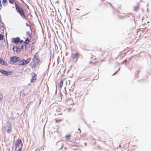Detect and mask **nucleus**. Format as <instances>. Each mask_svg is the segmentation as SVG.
Returning a JSON list of instances; mask_svg holds the SVG:
<instances>
[{
	"mask_svg": "<svg viewBox=\"0 0 151 151\" xmlns=\"http://www.w3.org/2000/svg\"><path fill=\"white\" fill-rule=\"evenodd\" d=\"M84 144H85V145H86H86H87V143H86L85 142Z\"/></svg>",
	"mask_w": 151,
	"mask_h": 151,
	"instance_id": "obj_29",
	"label": "nucleus"
},
{
	"mask_svg": "<svg viewBox=\"0 0 151 151\" xmlns=\"http://www.w3.org/2000/svg\"><path fill=\"white\" fill-rule=\"evenodd\" d=\"M91 63H94V64H96V63H98V61H96L95 62H94L92 60L91 61Z\"/></svg>",
	"mask_w": 151,
	"mask_h": 151,
	"instance_id": "obj_21",
	"label": "nucleus"
},
{
	"mask_svg": "<svg viewBox=\"0 0 151 151\" xmlns=\"http://www.w3.org/2000/svg\"><path fill=\"white\" fill-rule=\"evenodd\" d=\"M22 41H20V43H22Z\"/></svg>",
	"mask_w": 151,
	"mask_h": 151,
	"instance_id": "obj_33",
	"label": "nucleus"
},
{
	"mask_svg": "<svg viewBox=\"0 0 151 151\" xmlns=\"http://www.w3.org/2000/svg\"><path fill=\"white\" fill-rule=\"evenodd\" d=\"M0 72L2 74L6 76L10 75L12 74V71H7L6 70L2 69H0Z\"/></svg>",
	"mask_w": 151,
	"mask_h": 151,
	"instance_id": "obj_8",
	"label": "nucleus"
},
{
	"mask_svg": "<svg viewBox=\"0 0 151 151\" xmlns=\"http://www.w3.org/2000/svg\"><path fill=\"white\" fill-rule=\"evenodd\" d=\"M139 8V5H137L136 6H134V10L135 11H137Z\"/></svg>",
	"mask_w": 151,
	"mask_h": 151,
	"instance_id": "obj_17",
	"label": "nucleus"
},
{
	"mask_svg": "<svg viewBox=\"0 0 151 151\" xmlns=\"http://www.w3.org/2000/svg\"><path fill=\"white\" fill-rule=\"evenodd\" d=\"M76 135L77 136V137L74 139H73L72 142L74 143H79L77 141V140H79L80 139L81 137L80 134L79 133H77L76 134Z\"/></svg>",
	"mask_w": 151,
	"mask_h": 151,
	"instance_id": "obj_5",
	"label": "nucleus"
},
{
	"mask_svg": "<svg viewBox=\"0 0 151 151\" xmlns=\"http://www.w3.org/2000/svg\"><path fill=\"white\" fill-rule=\"evenodd\" d=\"M79 55V53L77 52L74 53H73L71 54L72 58L73 59H75L76 61L78 59Z\"/></svg>",
	"mask_w": 151,
	"mask_h": 151,
	"instance_id": "obj_7",
	"label": "nucleus"
},
{
	"mask_svg": "<svg viewBox=\"0 0 151 151\" xmlns=\"http://www.w3.org/2000/svg\"><path fill=\"white\" fill-rule=\"evenodd\" d=\"M26 25L27 26L31 28L30 26L28 24V23H26Z\"/></svg>",
	"mask_w": 151,
	"mask_h": 151,
	"instance_id": "obj_24",
	"label": "nucleus"
},
{
	"mask_svg": "<svg viewBox=\"0 0 151 151\" xmlns=\"http://www.w3.org/2000/svg\"><path fill=\"white\" fill-rule=\"evenodd\" d=\"M31 75L32 76V78L30 80V81L32 83H34L37 78V75L34 73H31Z\"/></svg>",
	"mask_w": 151,
	"mask_h": 151,
	"instance_id": "obj_6",
	"label": "nucleus"
},
{
	"mask_svg": "<svg viewBox=\"0 0 151 151\" xmlns=\"http://www.w3.org/2000/svg\"><path fill=\"white\" fill-rule=\"evenodd\" d=\"M20 50V49H19L16 50L18 52V51H19Z\"/></svg>",
	"mask_w": 151,
	"mask_h": 151,
	"instance_id": "obj_27",
	"label": "nucleus"
},
{
	"mask_svg": "<svg viewBox=\"0 0 151 151\" xmlns=\"http://www.w3.org/2000/svg\"><path fill=\"white\" fill-rule=\"evenodd\" d=\"M21 49H22V47H23V45H22H22H21Z\"/></svg>",
	"mask_w": 151,
	"mask_h": 151,
	"instance_id": "obj_25",
	"label": "nucleus"
},
{
	"mask_svg": "<svg viewBox=\"0 0 151 151\" xmlns=\"http://www.w3.org/2000/svg\"><path fill=\"white\" fill-rule=\"evenodd\" d=\"M7 3V0H3L2 4L3 6L5 5Z\"/></svg>",
	"mask_w": 151,
	"mask_h": 151,
	"instance_id": "obj_18",
	"label": "nucleus"
},
{
	"mask_svg": "<svg viewBox=\"0 0 151 151\" xmlns=\"http://www.w3.org/2000/svg\"><path fill=\"white\" fill-rule=\"evenodd\" d=\"M65 80V79L61 80L59 83V87L60 88L62 87L63 84V81Z\"/></svg>",
	"mask_w": 151,
	"mask_h": 151,
	"instance_id": "obj_15",
	"label": "nucleus"
},
{
	"mask_svg": "<svg viewBox=\"0 0 151 151\" xmlns=\"http://www.w3.org/2000/svg\"><path fill=\"white\" fill-rule=\"evenodd\" d=\"M8 129L7 130V132L9 133L11 132L12 131V129L11 124H9L8 126Z\"/></svg>",
	"mask_w": 151,
	"mask_h": 151,
	"instance_id": "obj_13",
	"label": "nucleus"
},
{
	"mask_svg": "<svg viewBox=\"0 0 151 151\" xmlns=\"http://www.w3.org/2000/svg\"><path fill=\"white\" fill-rule=\"evenodd\" d=\"M15 9L17 12L20 14L22 18L24 19H26V16L24 14L23 8L19 6L16 3H15Z\"/></svg>",
	"mask_w": 151,
	"mask_h": 151,
	"instance_id": "obj_1",
	"label": "nucleus"
},
{
	"mask_svg": "<svg viewBox=\"0 0 151 151\" xmlns=\"http://www.w3.org/2000/svg\"><path fill=\"white\" fill-rule=\"evenodd\" d=\"M0 63L1 64L3 65H7V63L5 62L2 59H0Z\"/></svg>",
	"mask_w": 151,
	"mask_h": 151,
	"instance_id": "obj_14",
	"label": "nucleus"
},
{
	"mask_svg": "<svg viewBox=\"0 0 151 151\" xmlns=\"http://www.w3.org/2000/svg\"><path fill=\"white\" fill-rule=\"evenodd\" d=\"M16 48L17 49H18V46H16Z\"/></svg>",
	"mask_w": 151,
	"mask_h": 151,
	"instance_id": "obj_26",
	"label": "nucleus"
},
{
	"mask_svg": "<svg viewBox=\"0 0 151 151\" xmlns=\"http://www.w3.org/2000/svg\"><path fill=\"white\" fill-rule=\"evenodd\" d=\"M30 60L31 58H28L26 60H22L19 62V65H21L27 64L29 63Z\"/></svg>",
	"mask_w": 151,
	"mask_h": 151,
	"instance_id": "obj_3",
	"label": "nucleus"
},
{
	"mask_svg": "<svg viewBox=\"0 0 151 151\" xmlns=\"http://www.w3.org/2000/svg\"><path fill=\"white\" fill-rule=\"evenodd\" d=\"M17 151H21V150H18Z\"/></svg>",
	"mask_w": 151,
	"mask_h": 151,
	"instance_id": "obj_30",
	"label": "nucleus"
},
{
	"mask_svg": "<svg viewBox=\"0 0 151 151\" xmlns=\"http://www.w3.org/2000/svg\"><path fill=\"white\" fill-rule=\"evenodd\" d=\"M20 41V38L19 37L16 38H13L12 40V42L16 44H17Z\"/></svg>",
	"mask_w": 151,
	"mask_h": 151,
	"instance_id": "obj_10",
	"label": "nucleus"
},
{
	"mask_svg": "<svg viewBox=\"0 0 151 151\" xmlns=\"http://www.w3.org/2000/svg\"><path fill=\"white\" fill-rule=\"evenodd\" d=\"M2 96L0 94V100H1L2 99Z\"/></svg>",
	"mask_w": 151,
	"mask_h": 151,
	"instance_id": "obj_23",
	"label": "nucleus"
},
{
	"mask_svg": "<svg viewBox=\"0 0 151 151\" xmlns=\"http://www.w3.org/2000/svg\"><path fill=\"white\" fill-rule=\"evenodd\" d=\"M78 130H80V132H81V130H80V129L79 128L78 129Z\"/></svg>",
	"mask_w": 151,
	"mask_h": 151,
	"instance_id": "obj_32",
	"label": "nucleus"
},
{
	"mask_svg": "<svg viewBox=\"0 0 151 151\" xmlns=\"http://www.w3.org/2000/svg\"><path fill=\"white\" fill-rule=\"evenodd\" d=\"M70 137H71V135L69 134H68L67 135H66L65 136V138H66V139L67 140H68L70 139Z\"/></svg>",
	"mask_w": 151,
	"mask_h": 151,
	"instance_id": "obj_16",
	"label": "nucleus"
},
{
	"mask_svg": "<svg viewBox=\"0 0 151 151\" xmlns=\"http://www.w3.org/2000/svg\"><path fill=\"white\" fill-rule=\"evenodd\" d=\"M34 59H35L37 62H39V58L38 54L37 53H36L34 55Z\"/></svg>",
	"mask_w": 151,
	"mask_h": 151,
	"instance_id": "obj_12",
	"label": "nucleus"
},
{
	"mask_svg": "<svg viewBox=\"0 0 151 151\" xmlns=\"http://www.w3.org/2000/svg\"><path fill=\"white\" fill-rule=\"evenodd\" d=\"M30 42V40L28 37L26 38L25 41L24 42V45L25 47L29 45V43Z\"/></svg>",
	"mask_w": 151,
	"mask_h": 151,
	"instance_id": "obj_11",
	"label": "nucleus"
},
{
	"mask_svg": "<svg viewBox=\"0 0 151 151\" xmlns=\"http://www.w3.org/2000/svg\"><path fill=\"white\" fill-rule=\"evenodd\" d=\"M55 120L56 123H59L63 120V116L61 114H59L56 116Z\"/></svg>",
	"mask_w": 151,
	"mask_h": 151,
	"instance_id": "obj_4",
	"label": "nucleus"
},
{
	"mask_svg": "<svg viewBox=\"0 0 151 151\" xmlns=\"http://www.w3.org/2000/svg\"><path fill=\"white\" fill-rule=\"evenodd\" d=\"M11 60L13 63H16V62L19 61L20 60V58L19 57L16 56H13L11 58Z\"/></svg>",
	"mask_w": 151,
	"mask_h": 151,
	"instance_id": "obj_9",
	"label": "nucleus"
},
{
	"mask_svg": "<svg viewBox=\"0 0 151 151\" xmlns=\"http://www.w3.org/2000/svg\"><path fill=\"white\" fill-rule=\"evenodd\" d=\"M4 36L2 34H0V40H2L3 39Z\"/></svg>",
	"mask_w": 151,
	"mask_h": 151,
	"instance_id": "obj_19",
	"label": "nucleus"
},
{
	"mask_svg": "<svg viewBox=\"0 0 151 151\" xmlns=\"http://www.w3.org/2000/svg\"><path fill=\"white\" fill-rule=\"evenodd\" d=\"M9 3L11 4H13L14 2V0H9Z\"/></svg>",
	"mask_w": 151,
	"mask_h": 151,
	"instance_id": "obj_20",
	"label": "nucleus"
},
{
	"mask_svg": "<svg viewBox=\"0 0 151 151\" xmlns=\"http://www.w3.org/2000/svg\"><path fill=\"white\" fill-rule=\"evenodd\" d=\"M2 8L1 2V1L0 0V10Z\"/></svg>",
	"mask_w": 151,
	"mask_h": 151,
	"instance_id": "obj_22",
	"label": "nucleus"
},
{
	"mask_svg": "<svg viewBox=\"0 0 151 151\" xmlns=\"http://www.w3.org/2000/svg\"><path fill=\"white\" fill-rule=\"evenodd\" d=\"M22 147V141L21 140H17L15 144L16 150L17 148H18V150H21Z\"/></svg>",
	"mask_w": 151,
	"mask_h": 151,
	"instance_id": "obj_2",
	"label": "nucleus"
},
{
	"mask_svg": "<svg viewBox=\"0 0 151 151\" xmlns=\"http://www.w3.org/2000/svg\"><path fill=\"white\" fill-rule=\"evenodd\" d=\"M76 9L78 10H80V9H78V8H76Z\"/></svg>",
	"mask_w": 151,
	"mask_h": 151,
	"instance_id": "obj_28",
	"label": "nucleus"
},
{
	"mask_svg": "<svg viewBox=\"0 0 151 151\" xmlns=\"http://www.w3.org/2000/svg\"><path fill=\"white\" fill-rule=\"evenodd\" d=\"M116 72H117L116 71V72H115V73L113 75H114V74H115L116 73Z\"/></svg>",
	"mask_w": 151,
	"mask_h": 151,
	"instance_id": "obj_31",
	"label": "nucleus"
}]
</instances>
